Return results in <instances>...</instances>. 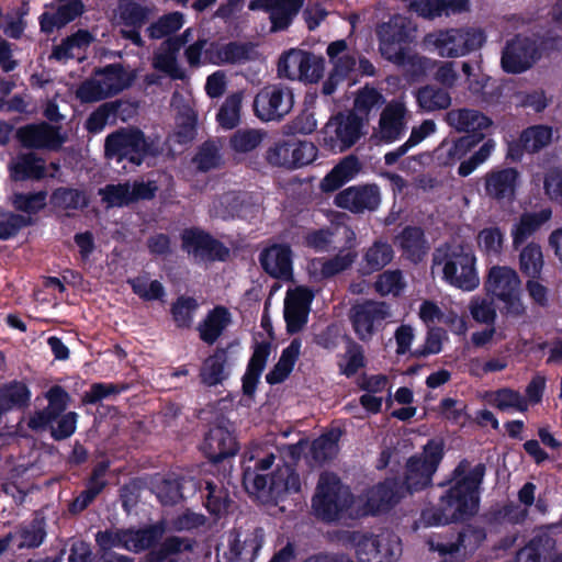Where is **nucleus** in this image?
<instances>
[{
    "instance_id": "1a4fd4ad",
    "label": "nucleus",
    "mask_w": 562,
    "mask_h": 562,
    "mask_svg": "<svg viewBox=\"0 0 562 562\" xmlns=\"http://www.w3.org/2000/svg\"><path fill=\"white\" fill-rule=\"evenodd\" d=\"M294 98L290 88L278 83L259 90L254 99L255 115L262 122H280L293 108Z\"/></svg>"
},
{
    "instance_id": "f257e3e1",
    "label": "nucleus",
    "mask_w": 562,
    "mask_h": 562,
    "mask_svg": "<svg viewBox=\"0 0 562 562\" xmlns=\"http://www.w3.org/2000/svg\"><path fill=\"white\" fill-rule=\"evenodd\" d=\"M273 453L256 460L254 467L243 470V486L249 495L256 496L262 504L278 505L288 494L301 492V479L295 468L284 463L270 475L265 472L274 463Z\"/></svg>"
},
{
    "instance_id": "864d4df0",
    "label": "nucleus",
    "mask_w": 562,
    "mask_h": 562,
    "mask_svg": "<svg viewBox=\"0 0 562 562\" xmlns=\"http://www.w3.org/2000/svg\"><path fill=\"white\" fill-rule=\"evenodd\" d=\"M198 307L199 303L193 296H178L170 307V314L176 326L178 328H190Z\"/></svg>"
},
{
    "instance_id": "58836bf2",
    "label": "nucleus",
    "mask_w": 562,
    "mask_h": 562,
    "mask_svg": "<svg viewBox=\"0 0 562 562\" xmlns=\"http://www.w3.org/2000/svg\"><path fill=\"white\" fill-rule=\"evenodd\" d=\"M31 396V390L23 381L12 380L0 385V414L27 407Z\"/></svg>"
},
{
    "instance_id": "c9c22d12",
    "label": "nucleus",
    "mask_w": 562,
    "mask_h": 562,
    "mask_svg": "<svg viewBox=\"0 0 562 562\" xmlns=\"http://www.w3.org/2000/svg\"><path fill=\"white\" fill-rule=\"evenodd\" d=\"M232 323V315L227 307L216 305L207 312L202 322L199 323L196 329L200 339L213 345L223 335L224 330Z\"/></svg>"
},
{
    "instance_id": "603ef678",
    "label": "nucleus",
    "mask_w": 562,
    "mask_h": 562,
    "mask_svg": "<svg viewBox=\"0 0 562 562\" xmlns=\"http://www.w3.org/2000/svg\"><path fill=\"white\" fill-rule=\"evenodd\" d=\"M184 23V16L181 12L175 11L160 16L153 22L146 30L149 38L160 40L179 31Z\"/></svg>"
},
{
    "instance_id": "4468645a",
    "label": "nucleus",
    "mask_w": 562,
    "mask_h": 562,
    "mask_svg": "<svg viewBox=\"0 0 562 562\" xmlns=\"http://www.w3.org/2000/svg\"><path fill=\"white\" fill-rule=\"evenodd\" d=\"M16 139L26 149L57 151L65 143L58 126L47 122L30 123L16 130Z\"/></svg>"
},
{
    "instance_id": "5701e85b",
    "label": "nucleus",
    "mask_w": 562,
    "mask_h": 562,
    "mask_svg": "<svg viewBox=\"0 0 562 562\" xmlns=\"http://www.w3.org/2000/svg\"><path fill=\"white\" fill-rule=\"evenodd\" d=\"M196 482L204 507L211 516L221 518L229 513L233 499L229 491L218 479L196 476Z\"/></svg>"
},
{
    "instance_id": "de8ad7c7",
    "label": "nucleus",
    "mask_w": 562,
    "mask_h": 562,
    "mask_svg": "<svg viewBox=\"0 0 562 562\" xmlns=\"http://www.w3.org/2000/svg\"><path fill=\"white\" fill-rule=\"evenodd\" d=\"M416 99L418 105L427 112L445 110L451 104L449 92L443 88L431 85L419 88Z\"/></svg>"
},
{
    "instance_id": "cd10ccee",
    "label": "nucleus",
    "mask_w": 562,
    "mask_h": 562,
    "mask_svg": "<svg viewBox=\"0 0 562 562\" xmlns=\"http://www.w3.org/2000/svg\"><path fill=\"white\" fill-rule=\"evenodd\" d=\"M406 108L402 102H391L381 112L379 120V139L392 144L406 132Z\"/></svg>"
},
{
    "instance_id": "473e14b6",
    "label": "nucleus",
    "mask_w": 562,
    "mask_h": 562,
    "mask_svg": "<svg viewBox=\"0 0 562 562\" xmlns=\"http://www.w3.org/2000/svg\"><path fill=\"white\" fill-rule=\"evenodd\" d=\"M252 349V355L241 379V389L246 396H252L257 390L260 376L271 352V344L269 341H256Z\"/></svg>"
},
{
    "instance_id": "a19ab883",
    "label": "nucleus",
    "mask_w": 562,
    "mask_h": 562,
    "mask_svg": "<svg viewBox=\"0 0 562 562\" xmlns=\"http://www.w3.org/2000/svg\"><path fill=\"white\" fill-rule=\"evenodd\" d=\"M552 216L551 209H542L539 212H526L521 214L519 222L512 229L513 247L518 249L533 233H536Z\"/></svg>"
},
{
    "instance_id": "3c124183",
    "label": "nucleus",
    "mask_w": 562,
    "mask_h": 562,
    "mask_svg": "<svg viewBox=\"0 0 562 562\" xmlns=\"http://www.w3.org/2000/svg\"><path fill=\"white\" fill-rule=\"evenodd\" d=\"M47 191L16 192L12 198L13 207L27 216L35 215L46 207Z\"/></svg>"
},
{
    "instance_id": "9b49d317",
    "label": "nucleus",
    "mask_w": 562,
    "mask_h": 562,
    "mask_svg": "<svg viewBox=\"0 0 562 562\" xmlns=\"http://www.w3.org/2000/svg\"><path fill=\"white\" fill-rule=\"evenodd\" d=\"M158 187L154 181L135 180L131 186L130 182L109 183L100 188L98 194L106 204L108 209L124 207L138 201H149L156 195Z\"/></svg>"
},
{
    "instance_id": "a211bd4d",
    "label": "nucleus",
    "mask_w": 562,
    "mask_h": 562,
    "mask_svg": "<svg viewBox=\"0 0 562 562\" xmlns=\"http://www.w3.org/2000/svg\"><path fill=\"white\" fill-rule=\"evenodd\" d=\"M381 202L380 188L376 184L351 186L334 199V204L351 213L360 214L366 211H375Z\"/></svg>"
},
{
    "instance_id": "7ed1b4c3",
    "label": "nucleus",
    "mask_w": 562,
    "mask_h": 562,
    "mask_svg": "<svg viewBox=\"0 0 562 562\" xmlns=\"http://www.w3.org/2000/svg\"><path fill=\"white\" fill-rule=\"evenodd\" d=\"M473 251L462 244H448L438 247L432 254V269L441 267V279L463 291H473L480 284Z\"/></svg>"
},
{
    "instance_id": "f8f14e48",
    "label": "nucleus",
    "mask_w": 562,
    "mask_h": 562,
    "mask_svg": "<svg viewBox=\"0 0 562 562\" xmlns=\"http://www.w3.org/2000/svg\"><path fill=\"white\" fill-rule=\"evenodd\" d=\"M541 52L536 40L516 35L502 52V68L507 74H521L540 59Z\"/></svg>"
},
{
    "instance_id": "680f3d73",
    "label": "nucleus",
    "mask_w": 562,
    "mask_h": 562,
    "mask_svg": "<svg viewBox=\"0 0 562 562\" xmlns=\"http://www.w3.org/2000/svg\"><path fill=\"white\" fill-rule=\"evenodd\" d=\"M344 339L346 341L345 357L347 358V362L345 366H340V372L347 378H351L367 364L364 349L349 336H344Z\"/></svg>"
},
{
    "instance_id": "6e6552de",
    "label": "nucleus",
    "mask_w": 562,
    "mask_h": 562,
    "mask_svg": "<svg viewBox=\"0 0 562 562\" xmlns=\"http://www.w3.org/2000/svg\"><path fill=\"white\" fill-rule=\"evenodd\" d=\"M363 119L355 112L337 113L323 128L324 146L333 151H346L362 136Z\"/></svg>"
},
{
    "instance_id": "423d86ee",
    "label": "nucleus",
    "mask_w": 562,
    "mask_h": 562,
    "mask_svg": "<svg viewBox=\"0 0 562 562\" xmlns=\"http://www.w3.org/2000/svg\"><path fill=\"white\" fill-rule=\"evenodd\" d=\"M158 154L155 142L138 127H120L104 140L105 158L116 162L128 161L140 166L147 157H156Z\"/></svg>"
},
{
    "instance_id": "ddd939ff",
    "label": "nucleus",
    "mask_w": 562,
    "mask_h": 562,
    "mask_svg": "<svg viewBox=\"0 0 562 562\" xmlns=\"http://www.w3.org/2000/svg\"><path fill=\"white\" fill-rule=\"evenodd\" d=\"M389 316L385 303L364 301L350 308V323L361 341H370Z\"/></svg>"
},
{
    "instance_id": "bb28decb",
    "label": "nucleus",
    "mask_w": 562,
    "mask_h": 562,
    "mask_svg": "<svg viewBox=\"0 0 562 562\" xmlns=\"http://www.w3.org/2000/svg\"><path fill=\"white\" fill-rule=\"evenodd\" d=\"M519 178L518 170L513 167L491 170L484 177L485 193L497 201H512L515 198Z\"/></svg>"
},
{
    "instance_id": "69168bd1",
    "label": "nucleus",
    "mask_w": 562,
    "mask_h": 562,
    "mask_svg": "<svg viewBox=\"0 0 562 562\" xmlns=\"http://www.w3.org/2000/svg\"><path fill=\"white\" fill-rule=\"evenodd\" d=\"M502 317L506 319H520L527 315V306L522 301V289L514 293L503 294L495 299Z\"/></svg>"
},
{
    "instance_id": "a878e982",
    "label": "nucleus",
    "mask_w": 562,
    "mask_h": 562,
    "mask_svg": "<svg viewBox=\"0 0 562 562\" xmlns=\"http://www.w3.org/2000/svg\"><path fill=\"white\" fill-rule=\"evenodd\" d=\"M446 121L449 126L465 135H481L482 142L485 139L486 131L493 125L491 117L479 110L468 108L449 111Z\"/></svg>"
},
{
    "instance_id": "49530a36",
    "label": "nucleus",
    "mask_w": 562,
    "mask_h": 562,
    "mask_svg": "<svg viewBox=\"0 0 562 562\" xmlns=\"http://www.w3.org/2000/svg\"><path fill=\"white\" fill-rule=\"evenodd\" d=\"M394 256L390 244L382 240H375L363 255L362 274H370L382 270L389 265Z\"/></svg>"
},
{
    "instance_id": "b1692460",
    "label": "nucleus",
    "mask_w": 562,
    "mask_h": 562,
    "mask_svg": "<svg viewBox=\"0 0 562 562\" xmlns=\"http://www.w3.org/2000/svg\"><path fill=\"white\" fill-rule=\"evenodd\" d=\"M238 443L233 434L225 427L214 426L205 434L201 451L212 463H220L238 452Z\"/></svg>"
},
{
    "instance_id": "c756f323",
    "label": "nucleus",
    "mask_w": 562,
    "mask_h": 562,
    "mask_svg": "<svg viewBox=\"0 0 562 562\" xmlns=\"http://www.w3.org/2000/svg\"><path fill=\"white\" fill-rule=\"evenodd\" d=\"M484 289L494 300L521 290V279L516 270L507 266L490 268Z\"/></svg>"
},
{
    "instance_id": "7c9ffc66",
    "label": "nucleus",
    "mask_w": 562,
    "mask_h": 562,
    "mask_svg": "<svg viewBox=\"0 0 562 562\" xmlns=\"http://www.w3.org/2000/svg\"><path fill=\"white\" fill-rule=\"evenodd\" d=\"M342 237L345 243L340 251L322 263L321 274L325 279L333 278L349 269L358 256L353 250L356 233L349 226L344 225Z\"/></svg>"
},
{
    "instance_id": "f3484780",
    "label": "nucleus",
    "mask_w": 562,
    "mask_h": 562,
    "mask_svg": "<svg viewBox=\"0 0 562 562\" xmlns=\"http://www.w3.org/2000/svg\"><path fill=\"white\" fill-rule=\"evenodd\" d=\"M304 5V0H250V11L261 10L269 14L270 31L273 33L288 30Z\"/></svg>"
},
{
    "instance_id": "4be33fe9",
    "label": "nucleus",
    "mask_w": 562,
    "mask_h": 562,
    "mask_svg": "<svg viewBox=\"0 0 562 562\" xmlns=\"http://www.w3.org/2000/svg\"><path fill=\"white\" fill-rule=\"evenodd\" d=\"M292 249L288 244H273L261 250L259 262L271 278L289 281L293 277Z\"/></svg>"
},
{
    "instance_id": "dca6fc26",
    "label": "nucleus",
    "mask_w": 562,
    "mask_h": 562,
    "mask_svg": "<svg viewBox=\"0 0 562 562\" xmlns=\"http://www.w3.org/2000/svg\"><path fill=\"white\" fill-rule=\"evenodd\" d=\"M407 494V486L403 485L400 476H387L370 490L366 506L372 515L387 513Z\"/></svg>"
},
{
    "instance_id": "09e8293b",
    "label": "nucleus",
    "mask_w": 562,
    "mask_h": 562,
    "mask_svg": "<svg viewBox=\"0 0 562 562\" xmlns=\"http://www.w3.org/2000/svg\"><path fill=\"white\" fill-rule=\"evenodd\" d=\"M131 529H105L95 533L99 552H113V548L132 551Z\"/></svg>"
},
{
    "instance_id": "5fc2aeb1",
    "label": "nucleus",
    "mask_w": 562,
    "mask_h": 562,
    "mask_svg": "<svg viewBox=\"0 0 562 562\" xmlns=\"http://www.w3.org/2000/svg\"><path fill=\"white\" fill-rule=\"evenodd\" d=\"M122 106V101L115 100L102 103L86 120L85 127L90 133L101 132L110 119H116Z\"/></svg>"
},
{
    "instance_id": "aec40b11",
    "label": "nucleus",
    "mask_w": 562,
    "mask_h": 562,
    "mask_svg": "<svg viewBox=\"0 0 562 562\" xmlns=\"http://www.w3.org/2000/svg\"><path fill=\"white\" fill-rule=\"evenodd\" d=\"M314 293L306 286H297L289 292L284 301V321L286 333H300L308 322Z\"/></svg>"
},
{
    "instance_id": "4c0bfd02",
    "label": "nucleus",
    "mask_w": 562,
    "mask_h": 562,
    "mask_svg": "<svg viewBox=\"0 0 562 562\" xmlns=\"http://www.w3.org/2000/svg\"><path fill=\"white\" fill-rule=\"evenodd\" d=\"M361 169L359 159L349 155L337 164L321 181V190L325 193L334 192L353 179Z\"/></svg>"
},
{
    "instance_id": "e433bc0d",
    "label": "nucleus",
    "mask_w": 562,
    "mask_h": 562,
    "mask_svg": "<svg viewBox=\"0 0 562 562\" xmlns=\"http://www.w3.org/2000/svg\"><path fill=\"white\" fill-rule=\"evenodd\" d=\"M195 541L187 537L169 536L147 553V562H180L179 554L191 552Z\"/></svg>"
},
{
    "instance_id": "052dcab7",
    "label": "nucleus",
    "mask_w": 562,
    "mask_h": 562,
    "mask_svg": "<svg viewBox=\"0 0 562 562\" xmlns=\"http://www.w3.org/2000/svg\"><path fill=\"white\" fill-rule=\"evenodd\" d=\"M240 110L241 94L233 93L228 95L216 114V120L220 126L225 130L235 128L240 121Z\"/></svg>"
},
{
    "instance_id": "0e129e2a",
    "label": "nucleus",
    "mask_w": 562,
    "mask_h": 562,
    "mask_svg": "<svg viewBox=\"0 0 562 562\" xmlns=\"http://www.w3.org/2000/svg\"><path fill=\"white\" fill-rule=\"evenodd\" d=\"M504 240L505 235L498 226L485 227L477 234L479 248L487 256H499Z\"/></svg>"
},
{
    "instance_id": "393cba45",
    "label": "nucleus",
    "mask_w": 562,
    "mask_h": 562,
    "mask_svg": "<svg viewBox=\"0 0 562 562\" xmlns=\"http://www.w3.org/2000/svg\"><path fill=\"white\" fill-rule=\"evenodd\" d=\"M8 169L13 182H38L48 177L45 159L34 151L18 154Z\"/></svg>"
},
{
    "instance_id": "2eb2a0df",
    "label": "nucleus",
    "mask_w": 562,
    "mask_h": 562,
    "mask_svg": "<svg viewBox=\"0 0 562 562\" xmlns=\"http://www.w3.org/2000/svg\"><path fill=\"white\" fill-rule=\"evenodd\" d=\"M486 539L484 528L468 525L457 533L451 532L447 540H443L441 535H434L429 538L428 543L432 551H437L440 555L445 557L464 550L474 551Z\"/></svg>"
},
{
    "instance_id": "ea45409f",
    "label": "nucleus",
    "mask_w": 562,
    "mask_h": 562,
    "mask_svg": "<svg viewBox=\"0 0 562 562\" xmlns=\"http://www.w3.org/2000/svg\"><path fill=\"white\" fill-rule=\"evenodd\" d=\"M97 77H101L102 85L110 97L116 95L125 89H128L134 80L135 75L128 72L124 66L120 63H114L104 66L103 68H97L94 70Z\"/></svg>"
},
{
    "instance_id": "774afa93",
    "label": "nucleus",
    "mask_w": 562,
    "mask_h": 562,
    "mask_svg": "<svg viewBox=\"0 0 562 562\" xmlns=\"http://www.w3.org/2000/svg\"><path fill=\"white\" fill-rule=\"evenodd\" d=\"M22 541L18 544V549H35L45 540L46 531L42 519H33L29 525L21 526L16 532Z\"/></svg>"
},
{
    "instance_id": "72a5a7b5",
    "label": "nucleus",
    "mask_w": 562,
    "mask_h": 562,
    "mask_svg": "<svg viewBox=\"0 0 562 562\" xmlns=\"http://www.w3.org/2000/svg\"><path fill=\"white\" fill-rule=\"evenodd\" d=\"M228 347H216L207 358L204 359L200 368V382L207 387L223 384L229 376L227 369Z\"/></svg>"
},
{
    "instance_id": "f704fd0d",
    "label": "nucleus",
    "mask_w": 562,
    "mask_h": 562,
    "mask_svg": "<svg viewBox=\"0 0 562 562\" xmlns=\"http://www.w3.org/2000/svg\"><path fill=\"white\" fill-rule=\"evenodd\" d=\"M482 142V136L463 135L451 142L443 140L436 149V158L441 166H453L462 160Z\"/></svg>"
},
{
    "instance_id": "39448f33",
    "label": "nucleus",
    "mask_w": 562,
    "mask_h": 562,
    "mask_svg": "<svg viewBox=\"0 0 562 562\" xmlns=\"http://www.w3.org/2000/svg\"><path fill=\"white\" fill-rule=\"evenodd\" d=\"M479 505L477 493H472L469 487L454 482L440 496L436 507L422 512V520L428 527L464 521L477 513Z\"/></svg>"
},
{
    "instance_id": "4d7b16f0",
    "label": "nucleus",
    "mask_w": 562,
    "mask_h": 562,
    "mask_svg": "<svg viewBox=\"0 0 562 562\" xmlns=\"http://www.w3.org/2000/svg\"><path fill=\"white\" fill-rule=\"evenodd\" d=\"M521 142L527 148V153H538L552 140V128L547 125H532L525 128L521 133Z\"/></svg>"
},
{
    "instance_id": "e2e57ef3",
    "label": "nucleus",
    "mask_w": 562,
    "mask_h": 562,
    "mask_svg": "<svg viewBox=\"0 0 562 562\" xmlns=\"http://www.w3.org/2000/svg\"><path fill=\"white\" fill-rule=\"evenodd\" d=\"M33 223L30 216L10 211H0V240H9L15 237L22 228L31 226Z\"/></svg>"
},
{
    "instance_id": "6e6d98bb",
    "label": "nucleus",
    "mask_w": 562,
    "mask_h": 562,
    "mask_svg": "<svg viewBox=\"0 0 562 562\" xmlns=\"http://www.w3.org/2000/svg\"><path fill=\"white\" fill-rule=\"evenodd\" d=\"M305 54L306 50L299 48H291L288 52H284L278 61V76L290 80H296L301 66L305 65L307 61V59H305Z\"/></svg>"
},
{
    "instance_id": "f03ea898",
    "label": "nucleus",
    "mask_w": 562,
    "mask_h": 562,
    "mask_svg": "<svg viewBox=\"0 0 562 562\" xmlns=\"http://www.w3.org/2000/svg\"><path fill=\"white\" fill-rule=\"evenodd\" d=\"M379 52L387 61L396 66H415L418 56L411 53V46L417 38L414 21L402 14L390 16L376 26Z\"/></svg>"
},
{
    "instance_id": "0eeeda50",
    "label": "nucleus",
    "mask_w": 562,
    "mask_h": 562,
    "mask_svg": "<svg viewBox=\"0 0 562 562\" xmlns=\"http://www.w3.org/2000/svg\"><path fill=\"white\" fill-rule=\"evenodd\" d=\"M485 41L484 31L472 27L440 30L426 36V42L434 45L441 57L448 58L464 56L476 50Z\"/></svg>"
},
{
    "instance_id": "8fccbe9b",
    "label": "nucleus",
    "mask_w": 562,
    "mask_h": 562,
    "mask_svg": "<svg viewBox=\"0 0 562 562\" xmlns=\"http://www.w3.org/2000/svg\"><path fill=\"white\" fill-rule=\"evenodd\" d=\"M543 268V255L540 245L527 244L519 254V269L528 278L538 279Z\"/></svg>"
},
{
    "instance_id": "20e7f679",
    "label": "nucleus",
    "mask_w": 562,
    "mask_h": 562,
    "mask_svg": "<svg viewBox=\"0 0 562 562\" xmlns=\"http://www.w3.org/2000/svg\"><path fill=\"white\" fill-rule=\"evenodd\" d=\"M353 503L355 496L349 486L342 484L337 474L324 473L318 479L311 508L317 520L333 524L345 518Z\"/></svg>"
},
{
    "instance_id": "338daca9",
    "label": "nucleus",
    "mask_w": 562,
    "mask_h": 562,
    "mask_svg": "<svg viewBox=\"0 0 562 562\" xmlns=\"http://www.w3.org/2000/svg\"><path fill=\"white\" fill-rule=\"evenodd\" d=\"M291 144V165L290 170L299 169L313 162L318 149L307 140L290 139Z\"/></svg>"
},
{
    "instance_id": "6ab92c4d",
    "label": "nucleus",
    "mask_w": 562,
    "mask_h": 562,
    "mask_svg": "<svg viewBox=\"0 0 562 562\" xmlns=\"http://www.w3.org/2000/svg\"><path fill=\"white\" fill-rule=\"evenodd\" d=\"M196 484V476L170 472L156 483L155 493L161 505L175 506L188 497L194 496L199 491Z\"/></svg>"
},
{
    "instance_id": "37998d69",
    "label": "nucleus",
    "mask_w": 562,
    "mask_h": 562,
    "mask_svg": "<svg viewBox=\"0 0 562 562\" xmlns=\"http://www.w3.org/2000/svg\"><path fill=\"white\" fill-rule=\"evenodd\" d=\"M166 530L165 520H159L136 530L131 529L132 551L137 553L156 549L161 543L160 540L164 538Z\"/></svg>"
},
{
    "instance_id": "13d9d810",
    "label": "nucleus",
    "mask_w": 562,
    "mask_h": 562,
    "mask_svg": "<svg viewBox=\"0 0 562 562\" xmlns=\"http://www.w3.org/2000/svg\"><path fill=\"white\" fill-rule=\"evenodd\" d=\"M254 44L250 42L232 41L223 44L221 49L222 65H239L252 58Z\"/></svg>"
},
{
    "instance_id": "a18cd8bd",
    "label": "nucleus",
    "mask_w": 562,
    "mask_h": 562,
    "mask_svg": "<svg viewBox=\"0 0 562 562\" xmlns=\"http://www.w3.org/2000/svg\"><path fill=\"white\" fill-rule=\"evenodd\" d=\"M89 203V195L81 189L58 187L50 194V204L57 209L78 211L88 207Z\"/></svg>"
},
{
    "instance_id": "c85d7f7f",
    "label": "nucleus",
    "mask_w": 562,
    "mask_h": 562,
    "mask_svg": "<svg viewBox=\"0 0 562 562\" xmlns=\"http://www.w3.org/2000/svg\"><path fill=\"white\" fill-rule=\"evenodd\" d=\"M265 542V532L261 527L246 533L243 541L238 537L229 542L228 550L224 552L225 562H254Z\"/></svg>"
},
{
    "instance_id": "bf43d9fd",
    "label": "nucleus",
    "mask_w": 562,
    "mask_h": 562,
    "mask_svg": "<svg viewBox=\"0 0 562 562\" xmlns=\"http://www.w3.org/2000/svg\"><path fill=\"white\" fill-rule=\"evenodd\" d=\"M266 132L254 128L237 130L229 138V147L239 154L255 150L263 140Z\"/></svg>"
},
{
    "instance_id": "c03bdc74",
    "label": "nucleus",
    "mask_w": 562,
    "mask_h": 562,
    "mask_svg": "<svg viewBox=\"0 0 562 562\" xmlns=\"http://www.w3.org/2000/svg\"><path fill=\"white\" fill-rule=\"evenodd\" d=\"M488 404L501 412H509L515 409L520 413L528 411V404L525 396L519 391L510 387H501L495 391L487 392L485 395Z\"/></svg>"
},
{
    "instance_id": "2f4dec72",
    "label": "nucleus",
    "mask_w": 562,
    "mask_h": 562,
    "mask_svg": "<svg viewBox=\"0 0 562 562\" xmlns=\"http://www.w3.org/2000/svg\"><path fill=\"white\" fill-rule=\"evenodd\" d=\"M405 259L418 263L426 256L428 244L420 226L407 225L394 238Z\"/></svg>"
},
{
    "instance_id": "79ce46f5",
    "label": "nucleus",
    "mask_w": 562,
    "mask_h": 562,
    "mask_svg": "<svg viewBox=\"0 0 562 562\" xmlns=\"http://www.w3.org/2000/svg\"><path fill=\"white\" fill-rule=\"evenodd\" d=\"M435 471H430L424 462H420L418 456H412L407 459L405 473L402 483L407 486V492L413 494L425 490L431 484Z\"/></svg>"
},
{
    "instance_id": "412c9836",
    "label": "nucleus",
    "mask_w": 562,
    "mask_h": 562,
    "mask_svg": "<svg viewBox=\"0 0 562 562\" xmlns=\"http://www.w3.org/2000/svg\"><path fill=\"white\" fill-rule=\"evenodd\" d=\"M402 554L400 539L368 533L357 549L359 562H396Z\"/></svg>"
},
{
    "instance_id": "9d476101",
    "label": "nucleus",
    "mask_w": 562,
    "mask_h": 562,
    "mask_svg": "<svg viewBox=\"0 0 562 562\" xmlns=\"http://www.w3.org/2000/svg\"><path fill=\"white\" fill-rule=\"evenodd\" d=\"M181 248L202 261H226L229 248L200 227H190L181 233Z\"/></svg>"
}]
</instances>
